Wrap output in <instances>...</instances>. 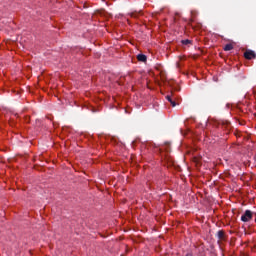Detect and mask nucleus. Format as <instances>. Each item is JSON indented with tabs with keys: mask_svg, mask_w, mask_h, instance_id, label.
Returning <instances> with one entry per match:
<instances>
[{
	"mask_svg": "<svg viewBox=\"0 0 256 256\" xmlns=\"http://www.w3.org/2000/svg\"><path fill=\"white\" fill-rule=\"evenodd\" d=\"M251 219H253V213L251 210H246L245 213L241 216V221H243V223H247L248 221H251Z\"/></svg>",
	"mask_w": 256,
	"mask_h": 256,
	"instance_id": "nucleus-1",
	"label": "nucleus"
},
{
	"mask_svg": "<svg viewBox=\"0 0 256 256\" xmlns=\"http://www.w3.org/2000/svg\"><path fill=\"white\" fill-rule=\"evenodd\" d=\"M244 57L245 59H248L249 61H251V59H256V53L253 50H246L244 52Z\"/></svg>",
	"mask_w": 256,
	"mask_h": 256,
	"instance_id": "nucleus-2",
	"label": "nucleus"
},
{
	"mask_svg": "<svg viewBox=\"0 0 256 256\" xmlns=\"http://www.w3.org/2000/svg\"><path fill=\"white\" fill-rule=\"evenodd\" d=\"M217 237L220 241H225L227 239V237L225 236V231L223 230H219L217 232Z\"/></svg>",
	"mask_w": 256,
	"mask_h": 256,
	"instance_id": "nucleus-3",
	"label": "nucleus"
},
{
	"mask_svg": "<svg viewBox=\"0 0 256 256\" xmlns=\"http://www.w3.org/2000/svg\"><path fill=\"white\" fill-rule=\"evenodd\" d=\"M137 59L138 61H141L142 63H146L147 62V56L144 54H138L137 55Z\"/></svg>",
	"mask_w": 256,
	"mask_h": 256,
	"instance_id": "nucleus-4",
	"label": "nucleus"
},
{
	"mask_svg": "<svg viewBox=\"0 0 256 256\" xmlns=\"http://www.w3.org/2000/svg\"><path fill=\"white\" fill-rule=\"evenodd\" d=\"M224 51H233V44H226L224 46Z\"/></svg>",
	"mask_w": 256,
	"mask_h": 256,
	"instance_id": "nucleus-5",
	"label": "nucleus"
},
{
	"mask_svg": "<svg viewBox=\"0 0 256 256\" xmlns=\"http://www.w3.org/2000/svg\"><path fill=\"white\" fill-rule=\"evenodd\" d=\"M139 15H141V12H134V13H131V17H134V18L139 17Z\"/></svg>",
	"mask_w": 256,
	"mask_h": 256,
	"instance_id": "nucleus-6",
	"label": "nucleus"
},
{
	"mask_svg": "<svg viewBox=\"0 0 256 256\" xmlns=\"http://www.w3.org/2000/svg\"><path fill=\"white\" fill-rule=\"evenodd\" d=\"M189 43H191V40H188V39L182 40L183 45H189Z\"/></svg>",
	"mask_w": 256,
	"mask_h": 256,
	"instance_id": "nucleus-7",
	"label": "nucleus"
},
{
	"mask_svg": "<svg viewBox=\"0 0 256 256\" xmlns=\"http://www.w3.org/2000/svg\"><path fill=\"white\" fill-rule=\"evenodd\" d=\"M170 103H171L172 107H177V103L175 101L171 100Z\"/></svg>",
	"mask_w": 256,
	"mask_h": 256,
	"instance_id": "nucleus-8",
	"label": "nucleus"
},
{
	"mask_svg": "<svg viewBox=\"0 0 256 256\" xmlns=\"http://www.w3.org/2000/svg\"><path fill=\"white\" fill-rule=\"evenodd\" d=\"M167 101H169V103H171V101H173V99L171 98V96H166Z\"/></svg>",
	"mask_w": 256,
	"mask_h": 256,
	"instance_id": "nucleus-9",
	"label": "nucleus"
},
{
	"mask_svg": "<svg viewBox=\"0 0 256 256\" xmlns=\"http://www.w3.org/2000/svg\"><path fill=\"white\" fill-rule=\"evenodd\" d=\"M185 256H193L192 253H187Z\"/></svg>",
	"mask_w": 256,
	"mask_h": 256,
	"instance_id": "nucleus-10",
	"label": "nucleus"
}]
</instances>
